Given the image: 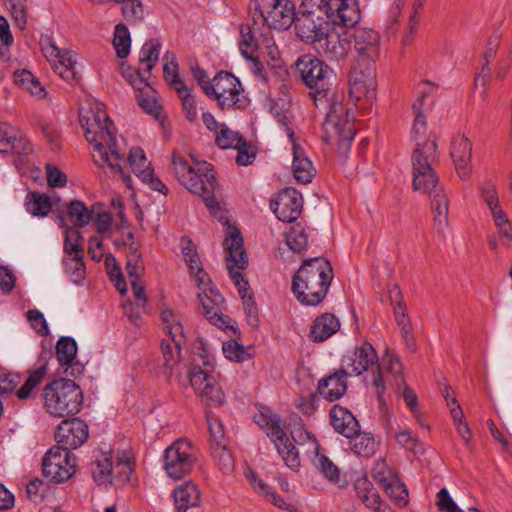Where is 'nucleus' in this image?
Returning a JSON list of instances; mask_svg holds the SVG:
<instances>
[{
  "label": "nucleus",
  "instance_id": "f257e3e1",
  "mask_svg": "<svg viewBox=\"0 0 512 512\" xmlns=\"http://www.w3.org/2000/svg\"><path fill=\"white\" fill-rule=\"evenodd\" d=\"M80 123L85 131L86 140L93 147L94 161L111 175L119 174L127 184L130 181L125 173V143L117 136L116 128L110 120L104 105L93 101L86 108H80Z\"/></svg>",
  "mask_w": 512,
  "mask_h": 512
},
{
  "label": "nucleus",
  "instance_id": "f03ea898",
  "mask_svg": "<svg viewBox=\"0 0 512 512\" xmlns=\"http://www.w3.org/2000/svg\"><path fill=\"white\" fill-rule=\"evenodd\" d=\"M333 24L325 17L296 15L294 29L299 39L311 45L319 55L330 61H340L347 57L351 46L348 38L341 36Z\"/></svg>",
  "mask_w": 512,
  "mask_h": 512
},
{
  "label": "nucleus",
  "instance_id": "7ed1b4c3",
  "mask_svg": "<svg viewBox=\"0 0 512 512\" xmlns=\"http://www.w3.org/2000/svg\"><path fill=\"white\" fill-rule=\"evenodd\" d=\"M332 279V266L326 258L306 259L293 277L292 290L301 304L315 306L325 298Z\"/></svg>",
  "mask_w": 512,
  "mask_h": 512
},
{
  "label": "nucleus",
  "instance_id": "20e7f679",
  "mask_svg": "<svg viewBox=\"0 0 512 512\" xmlns=\"http://www.w3.org/2000/svg\"><path fill=\"white\" fill-rule=\"evenodd\" d=\"M223 245L228 252L226 262L229 275L242 298L248 322L255 327L258 325L257 306L252 294L249 293L248 282L240 272L248 266V257L243 247V238L236 227L227 226Z\"/></svg>",
  "mask_w": 512,
  "mask_h": 512
},
{
  "label": "nucleus",
  "instance_id": "39448f33",
  "mask_svg": "<svg viewBox=\"0 0 512 512\" xmlns=\"http://www.w3.org/2000/svg\"><path fill=\"white\" fill-rule=\"evenodd\" d=\"M189 369V380L205 406L219 407L224 404L225 394L214 376L213 354H194Z\"/></svg>",
  "mask_w": 512,
  "mask_h": 512
},
{
  "label": "nucleus",
  "instance_id": "423d86ee",
  "mask_svg": "<svg viewBox=\"0 0 512 512\" xmlns=\"http://www.w3.org/2000/svg\"><path fill=\"white\" fill-rule=\"evenodd\" d=\"M82 402V390L72 380L57 379L44 388V407L52 416H74L80 411Z\"/></svg>",
  "mask_w": 512,
  "mask_h": 512
},
{
  "label": "nucleus",
  "instance_id": "0eeeda50",
  "mask_svg": "<svg viewBox=\"0 0 512 512\" xmlns=\"http://www.w3.org/2000/svg\"><path fill=\"white\" fill-rule=\"evenodd\" d=\"M172 167L179 182L191 193L204 196L215 191V172L206 161H189L182 156L173 155Z\"/></svg>",
  "mask_w": 512,
  "mask_h": 512
},
{
  "label": "nucleus",
  "instance_id": "6e6552de",
  "mask_svg": "<svg viewBox=\"0 0 512 512\" xmlns=\"http://www.w3.org/2000/svg\"><path fill=\"white\" fill-rule=\"evenodd\" d=\"M412 173L414 190H427L438 183L433 166L438 163L439 155L434 136L417 143L412 153Z\"/></svg>",
  "mask_w": 512,
  "mask_h": 512
},
{
  "label": "nucleus",
  "instance_id": "1a4fd4ad",
  "mask_svg": "<svg viewBox=\"0 0 512 512\" xmlns=\"http://www.w3.org/2000/svg\"><path fill=\"white\" fill-rule=\"evenodd\" d=\"M296 68L306 86L315 89L310 93L315 103L317 104V101L328 102L329 79L332 75V70L328 65L318 58L305 55L296 61Z\"/></svg>",
  "mask_w": 512,
  "mask_h": 512
},
{
  "label": "nucleus",
  "instance_id": "9d476101",
  "mask_svg": "<svg viewBox=\"0 0 512 512\" xmlns=\"http://www.w3.org/2000/svg\"><path fill=\"white\" fill-rule=\"evenodd\" d=\"M255 422L266 430L267 436L274 443L285 465L291 470L297 471L300 467L299 453L281 427L279 418L275 414L266 411L255 415Z\"/></svg>",
  "mask_w": 512,
  "mask_h": 512
},
{
  "label": "nucleus",
  "instance_id": "9b49d317",
  "mask_svg": "<svg viewBox=\"0 0 512 512\" xmlns=\"http://www.w3.org/2000/svg\"><path fill=\"white\" fill-rule=\"evenodd\" d=\"M209 97H214L222 110L242 109L248 104L244 89L234 75L221 71L212 80Z\"/></svg>",
  "mask_w": 512,
  "mask_h": 512
},
{
  "label": "nucleus",
  "instance_id": "f8f14e48",
  "mask_svg": "<svg viewBox=\"0 0 512 512\" xmlns=\"http://www.w3.org/2000/svg\"><path fill=\"white\" fill-rule=\"evenodd\" d=\"M195 462L192 443L186 438L175 440L165 449L163 455V468L167 476L173 480H180L187 476Z\"/></svg>",
  "mask_w": 512,
  "mask_h": 512
},
{
  "label": "nucleus",
  "instance_id": "ddd939ff",
  "mask_svg": "<svg viewBox=\"0 0 512 512\" xmlns=\"http://www.w3.org/2000/svg\"><path fill=\"white\" fill-rule=\"evenodd\" d=\"M40 44L44 56L61 78L69 83L79 81L80 70L76 53L71 50L60 49L49 36L42 37Z\"/></svg>",
  "mask_w": 512,
  "mask_h": 512
},
{
  "label": "nucleus",
  "instance_id": "4468645a",
  "mask_svg": "<svg viewBox=\"0 0 512 512\" xmlns=\"http://www.w3.org/2000/svg\"><path fill=\"white\" fill-rule=\"evenodd\" d=\"M161 44L156 39L144 43L139 52V67L133 69L125 62L120 64V72L125 80L135 89L142 90L147 87V79L142 74L149 73L157 64L160 55Z\"/></svg>",
  "mask_w": 512,
  "mask_h": 512
},
{
  "label": "nucleus",
  "instance_id": "2eb2a0df",
  "mask_svg": "<svg viewBox=\"0 0 512 512\" xmlns=\"http://www.w3.org/2000/svg\"><path fill=\"white\" fill-rule=\"evenodd\" d=\"M42 470L51 481L65 482L76 472V458L68 449L54 446L43 457Z\"/></svg>",
  "mask_w": 512,
  "mask_h": 512
},
{
  "label": "nucleus",
  "instance_id": "dca6fc26",
  "mask_svg": "<svg viewBox=\"0 0 512 512\" xmlns=\"http://www.w3.org/2000/svg\"><path fill=\"white\" fill-rule=\"evenodd\" d=\"M249 9L258 12L268 27L285 30L292 24L295 25L296 12L294 4L291 0H266L265 9L263 11L257 0H251Z\"/></svg>",
  "mask_w": 512,
  "mask_h": 512
},
{
  "label": "nucleus",
  "instance_id": "f3484780",
  "mask_svg": "<svg viewBox=\"0 0 512 512\" xmlns=\"http://www.w3.org/2000/svg\"><path fill=\"white\" fill-rule=\"evenodd\" d=\"M328 138H337L341 142H352L355 136L353 115L344 107L341 101L332 100L323 123Z\"/></svg>",
  "mask_w": 512,
  "mask_h": 512
},
{
  "label": "nucleus",
  "instance_id": "a211bd4d",
  "mask_svg": "<svg viewBox=\"0 0 512 512\" xmlns=\"http://www.w3.org/2000/svg\"><path fill=\"white\" fill-rule=\"evenodd\" d=\"M376 85L375 65L356 63L349 77V97L355 103L360 100L370 103L376 97Z\"/></svg>",
  "mask_w": 512,
  "mask_h": 512
},
{
  "label": "nucleus",
  "instance_id": "6ab92c4d",
  "mask_svg": "<svg viewBox=\"0 0 512 512\" xmlns=\"http://www.w3.org/2000/svg\"><path fill=\"white\" fill-rule=\"evenodd\" d=\"M126 149L124 150V152ZM129 164L132 172L139 178L142 182L147 183L150 188L154 191H158L164 195L168 193V188L166 185L155 176L154 170L151 167V163L147 160L145 152L140 147H132L129 150V155L127 161L124 159V163H122L124 167V171H126V164ZM128 176H130L127 172H125ZM131 179V177H129ZM125 184L131 188V180L127 184Z\"/></svg>",
  "mask_w": 512,
  "mask_h": 512
},
{
  "label": "nucleus",
  "instance_id": "aec40b11",
  "mask_svg": "<svg viewBox=\"0 0 512 512\" xmlns=\"http://www.w3.org/2000/svg\"><path fill=\"white\" fill-rule=\"evenodd\" d=\"M356 63L373 64L380 56V36L369 28H356L353 34Z\"/></svg>",
  "mask_w": 512,
  "mask_h": 512
},
{
  "label": "nucleus",
  "instance_id": "412c9836",
  "mask_svg": "<svg viewBox=\"0 0 512 512\" xmlns=\"http://www.w3.org/2000/svg\"><path fill=\"white\" fill-rule=\"evenodd\" d=\"M344 362L346 366L350 368V372L355 375H360L365 371H371L374 375L372 380L373 385L377 388V398L382 404L384 402L383 395L385 392V386L382 376V368L379 363L377 354H352L347 357Z\"/></svg>",
  "mask_w": 512,
  "mask_h": 512
},
{
  "label": "nucleus",
  "instance_id": "4be33fe9",
  "mask_svg": "<svg viewBox=\"0 0 512 512\" xmlns=\"http://www.w3.org/2000/svg\"><path fill=\"white\" fill-rule=\"evenodd\" d=\"M63 420L55 431V438L59 446L65 449H76L88 438V426L79 418Z\"/></svg>",
  "mask_w": 512,
  "mask_h": 512
},
{
  "label": "nucleus",
  "instance_id": "5701e85b",
  "mask_svg": "<svg viewBox=\"0 0 512 512\" xmlns=\"http://www.w3.org/2000/svg\"><path fill=\"white\" fill-rule=\"evenodd\" d=\"M303 197L294 188L288 187L281 191L271 202V208L276 217L283 222H293L301 214Z\"/></svg>",
  "mask_w": 512,
  "mask_h": 512
},
{
  "label": "nucleus",
  "instance_id": "b1692460",
  "mask_svg": "<svg viewBox=\"0 0 512 512\" xmlns=\"http://www.w3.org/2000/svg\"><path fill=\"white\" fill-rule=\"evenodd\" d=\"M161 319L168 331V337L161 341L162 352H172L174 349L181 351L185 343L181 316L171 309H163Z\"/></svg>",
  "mask_w": 512,
  "mask_h": 512
},
{
  "label": "nucleus",
  "instance_id": "393cba45",
  "mask_svg": "<svg viewBox=\"0 0 512 512\" xmlns=\"http://www.w3.org/2000/svg\"><path fill=\"white\" fill-rule=\"evenodd\" d=\"M420 191L430 196L435 229L439 234L444 235L449 225V198L445 190L437 183L430 189Z\"/></svg>",
  "mask_w": 512,
  "mask_h": 512
},
{
  "label": "nucleus",
  "instance_id": "a878e982",
  "mask_svg": "<svg viewBox=\"0 0 512 512\" xmlns=\"http://www.w3.org/2000/svg\"><path fill=\"white\" fill-rule=\"evenodd\" d=\"M451 157L459 177L463 180L469 179L472 174V143L464 135L453 138L451 144Z\"/></svg>",
  "mask_w": 512,
  "mask_h": 512
},
{
  "label": "nucleus",
  "instance_id": "bb28decb",
  "mask_svg": "<svg viewBox=\"0 0 512 512\" xmlns=\"http://www.w3.org/2000/svg\"><path fill=\"white\" fill-rule=\"evenodd\" d=\"M202 120L208 130L214 133L215 143L221 149L235 148L243 144V137L231 130L225 123L218 122L211 113H203Z\"/></svg>",
  "mask_w": 512,
  "mask_h": 512
},
{
  "label": "nucleus",
  "instance_id": "cd10ccee",
  "mask_svg": "<svg viewBox=\"0 0 512 512\" xmlns=\"http://www.w3.org/2000/svg\"><path fill=\"white\" fill-rule=\"evenodd\" d=\"M306 436L309 440H311L313 444V453L312 464L314 467L326 478L329 482L337 485L340 488H343L347 485V481L344 477H342L339 468L334 464V462L329 459L325 454L320 452L319 445L313 435L306 432Z\"/></svg>",
  "mask_w": 512,
  "mask_h": 512
},
{
  "label": "nucleus",
  "instance_id": "c85d7f7f",
  "mask_svg": "<svg viewBox=\"0 0 512 512\" xmlns=\"http://www.w3.org/2000/svg\"><path fill=\"white\" fill-rule=\"evenodd\" d=\"M289 137L292 141V153H293V161H292V172L293 176L298 183L308 184L310 183L315 174L316 170L313 167V164L309 157L307 156L305 150L295 142L294 133L290 132Z\"/></svg>",
  "mask_w": 512,
  "mask_h": 512
},
{
  "label": "nucleus",
  "instance_id": "c756f323",
  "mask_svg": "<svg viewBox=\"0 0 512 512\" xmlns=\"http://www.w3.org/2000/svg\"><path fill=\"white\" fill-rule=\"evenodd\" d=\"M200 304L205 317L219 328H228L230 319L221 313L220 306L223 303V297L215 290L210 289V294L206 292L198 295Z\"/></svg>",
  "mask_w": 512,
  "mask_h": 512
},
{
  "label": "nucleus",
  "instance_id": "7c9ffc66",
  "mask_svg": "<svg viewBox=\"0 0 512 512\" xmlns=\"http://www.w3.org/2000/svg\"><path fill=\"white\" fill-rule=\"evenodd\" d=\"M346 376L347 371L341 369L322 378L318 382L317 394L330 402L340 399L347 391Z\"/></svg>",
  "mask_w": 512,
  "mask_h": 512
},
{
  "label": "nucleus",
  "instance_id": "2f4dec72",
  "mask_svg": "<svg viewBox=\"0 0 512 512\" xmlns=\"http://www.w3.org/2000/svg\"><path fill=\"white\" fill-rule=\"evenodd\" d=\"M343 13L344 11H340V13H338L339 17L336 15V12L332 13L328 7V0H303L296 15L308 17H311V15H316L330 19L332 23L336 25L353 27L356 23H349L347 21L341 20V15Z\"/></svg>",
  "mask_w": 512,
  "mask_h": 512
},
{
  "label": "nucleus",
  "instance_id": "473e14b6",
  "mask_svg": "<svg viewBox=\"0 0 512 512\" xmlns=\"http://www.w3.org/2000/svg\"><path fill=\"white\" fill-rule=\"evenodd\" d=\"M331 425L334 430L346 438H352L359 432V422L356 417L346 408L334 405L330 409Z\"/></svg>",
  "mask_w": 512,
  "mask_h": 512
},
{
  "label": "nucleus",
  "instance_id": "72a5a7b5",
  "mask_svg": "<svg viewBox=\"0 0 512 512\" xmlns=\"http://www.w3.org/2000/svg\"><path fill=\"white\" fill-rule=\"evenodd\" d=\"M339 328L338 318L334 314L324 313L314 320L309 336L313 342H323L335 334Z\"/></svg>",
  "mask_w": 512,
  "mask_h": 512
},
{
  "label": "nucleus",
  "instance_id": "f704fd0d",
  "mask_svg": "<svg viewBox=\"0 0 512 512\" xmlns=\"http://www.w3.org/2000/svg\"><path fill=\"white\" fill-rule=\"evenodd\" d=\"M393 311L405 348L408 350L416 349V340L413 335L412 324L407 313L405 302L403 300L397 301Z\"/></svg>",
  "mask_w": 512,
  "mask_h": 512
},
{
  "label": "nucleus",
  "instance_id": "c9c22d12",
  "mask_svg": "<svg viewBox=\"0 0 512 512\" xmlns=\"http://www.w3.org/2000/svg\"><path fill=\"white\" fill-rule=\"evenodd\" d=\"M91 473L93 479L99 485L113 483V457L110 452L100 453L91 463Z\"/></svg>",
  "mask_w": 512,
  "mask_h": 512
},
{
  "label": "nucleus",
  "instance_id": "e433bc0d",
  "mask_svg": "<svg viewBox=\"0 0 512 512\" xmlns=\"http://www.w3.org/2000/svg\"><path fill=\"white\" fill-rule=\"evenodd\" d=\"M173 495L178 512H186L189 508L198 506L200 502V492L191 481L175 489Z\"/></svg>",
  "mask_w": 512,
  "mask_h": 512
},
{
  "label": "nucleus",
  "instance_id": "4c0bfd02",
  "mask_svg": "<svg viewBox=\"0 0 512 512\" xmlns=\"http://www.w3.org/2000/svg\"><path fill=\"white\" fill-rule=\"evenodd\" d=\"M354 487L358 497L367 508L373 509L375 512H380V496L366 477L358 478L355 481Z\"/></svg>",
  "mask_w": 512,
  "mask_h": 512
},
{
  "label": "nucleus",
  "instance_id": "58836bf2",
  "mask_svg": "<svg viewBox=\"0 0 512 512\" xmlns=\"http://www.w3.org/2000/svg\"><path fill=\"white\" fill-rule=\"evenodd\" d=\"M58 362V374L66 377L78 378L85 370V363L81 361L78 354H54Z\"/></svg>",
  "mask_w": 512,
  "mask_h": 512
},
{
  "label": "nucleus",
  "instance_id": "ea45409f",
  "mask_svg": "<svg viewBox=\"0 0 512 512\" xmlns=\"http://www.w3.org/2000/svg\"><path fill=\"white\" fill-rule=\"evenodd\" d=\"M330 11L336 12L339 17L340 11H344L341 20L349 23H357L360 20V10L356 0H328Z\"/></svg>",
  "mask_w": 512,
  "mask_h": 512
},
{
  "label": "nucleus",
  "instance_id": "a19ab883",
  "mask_svg": "<svg viewBox=\"0 0 512 512\" xmlns=\"http://www.w3.org/2000/svg\"><path fill=\"white\" fill-rule=\"evenodd\" d=\"M14 82L39 99L46 96L45 87L28 70L16 71L14 73Z\"/></svg>",
  "mask_w": 512,
  "mask_h": 512
},
{
  "label": "nucleus",
  "instance_id": "79ce46f5",
  "mask_svg": "<svg viewBox=\"0 0 512 512\" xmlns=\"http://www.w3.org/2000/svg\"><path fill=\"white\" fill-rule=\"evenodd\" d=\"M25 207L27 212L33 216L44 217L52 208L50 198L45 194L29 192L26 195Z\"/></svg>",
  "mask_w": 512,
  "mask_h": 512
},
{
  "label": "nucleus",
  "instance_id": "37998d69",
  "mask_svg": "<svg viewBox=\"0 0 512 512\" xmlns=\"http://www.w3.org/2000/svg\"><path fill=\"white\" fill-rule=\"evenodd\" d=\"M350 444L352 451L362 457L372 456L377 446L372 434L360 430L352 436Z\"/></svg>",
  "mask_w": 512,
  "mask_h": 512
},
{
  "label": "nucleus",
  "instance_id": "c03bdc74",
  "mask_svg": "<svg viewBox=\"0 0 512 512\" xmlns=\"http://www.w3.org/2000/svg\"><path fill=\"white\" fill-rule=\"evenodd\" d=\"M70 221L75 227H83L93 219V212L81 201L70 202L67 208Z\"/></svg>",
  "mask_w": 512,
  "mask_h": 512
},
{
  "label": "nucleus",
  "instance_id": "a18cd8bd",
  "mask_svg": "<svg viewBox=\"0 0 512 512\" xmlns=\"http://www.w3.org/2000/svg\"><path fill=\"white\" fill-rule=\"evenodd\" d=\"M46 373L47 367L45 363L40 364L35 370L31 371L24 384L17 391L18 398L22 400L28 399L35 387L42 382Z\"/></svg>",
  "mask_w": 512,
  "mask_h": 512
},
{
  "label": "nucleus",
  "instance_id": "49530a36",
  "mask_svg": "<svg viewBox=\"0 0 512 512\" xmlns=\"http://www.w3.org/2000/svg\"><path fill=\"white\" fill-rule=\"evenodd\" d=\"M113 46L119 58H126L130 53L131 37L126 25L119 23L115 26Z\"/></svg>",
  "mask_w": 512,
  "mask_h": 512
},
{
  "label": "nucleus",
  "instance_id": "de8ad7c7",
  "mask_svg": "<svg viewBox=\"0 0 512 512\" xmlns=\"http://www.w3.org/2000/svg\"><path fill=\"white\" fill-rule=\"evenodd\" d=\"M82 235L78 229L68 227L65 232L64 257H83Z\"/></svg>",
  "mask_w": 512,
  "mask_h": 512
},
{
  "label": "nucleus",
  "instance_id": "09e8293b",
  "mask_svg": "<svg viewBox=\"0 0 512 512\" xmlns=\"http://www.w3.org/2000/svg\"><path fill=\"white\" fill-rule=\"evenodd\" d=\"M500 39H501V37L499 34H494L487 41V45H486V48L483 53L485 63L482 67V73H484L486 71V74H483L482 76H478L476 78V80H475L476 85H478V83L480 81L483 86L486 85L487 79L489 77V63L496 56L498 47L500 45Z\"/></svg>",
  "mask_w": 512,
  "mask_h": 512
},
{
  "label": "nucleus",
  "instance_id": "8fccbe9b",
  "mask_svg": "<svg viewBox=\"0 0 512 512\" xmlns=\"http://www.w3.org/2000/svg\"><path fill=\"white\" fill-rule=\"evenodd\" d=\"M163 72L165 79L169 82V84L177 90L181 88V86H186L184 82L179 78L178 75V64L176 62L175 55L167 51L163 56Z\"/></svg>",
  "mask_w": 512,
  "mask_h": 512
},
{
  "label": "nucleus",
  "instance_id": "3c124183",
  "mask_svg": "<svg viewBox=\"0 0 512 512\" xmlns=\"http://www.w3.org/2000/svg\"><path fill=\"white\" fill-rule=\"evenodd\" d=\"M212 457L223 473H230L234 469V459L231 452L227 449V444L216 443L211 447Z\"/></svg>",
  "mask_w": 512,
  "mask_h": 512
},
{
  "label": "nucleus",
  "instance_id": "603ef678",
  "mask_svg": "<svg viewBox=\"0 0 512 512\" xmlns=\"http://www.w3.org/2000/svg\"><path fill=\"white\" fill-rule=\"evenodd\" d=\"M63 266L65 273L73 283H80L85 277V264L83 257H64Z\"/></svg>",
  "mask_w": 512,
  "mask_h": 512
},
{
  "label": "nucleus",
  "instance_id": "864d4df0",
  "mask_svg": "<svg viewBox=\"0 0 512 512\" xmlns=\"http://www.w3.org/2000/svg\"><path fill=\"white\" fill-rule=\"evenodd\" d=\"M136 99L138 105L147 113L157 117L159 114L160 106L158 105L154 93L155 91L147 82V87L142 90H137Z\"/></svg>",
  "mask_w": 512,
  "mask_h": 512
},
{
  "label": "nucleus",
  "instance_id": "5fc2aeb1",
  "mask_svg": "<svg viewBox=\"0 0 512 512\" xmlns=\"http://www.w3.org/2000/svg\"><path fill=\"white\" fill-rule=\"evenodd\" d=\"M121 3L122 14L130 23H138L144 18V6L140 0H115Z\"/></svg>",
  "mask_w": 512,
  "mask_h": 512
},
{
  "label": "nucleus",
  "instance_id": "6e6d98bb",
  "mask_svg": "<svg viewBox=\"0 0 512 512\" xmlns=\"http://www.w3.org/2000/svg\"><path fill=\"white\" fill-rule=\"evenodd\" d=\"M286 243L288 247L297 253L303 252L307 247V236L303 227L294 225L286 232Z\"/></svg>",
  "mask_w": 512,
  "mask_h": 512
},
{
  "label": "nucleus",
  "instance_id": "4d7b16f0",
  "mask_svg": "<svg viewBox=\"0 0 512 512\" xmlns=\"http://www.w3.org/2000/svg\"><path fill=\"white\" fill-rule=\"evenodd\" d=\"M133 472V464L129 458L117 457L113 459V483L123 484L129 481Z\"/></svg>",
  "mask_w": 512,
  "mask_h": 512
},
{
  "label": "nucleus",
  "instance_id": "13d9d810",
  "mask_svg": "<svg viewBox=\"0 0 512 512\" xmlns=\"http://www.w3.org/2000/svg\"><path fill=\"white\" fill-rule=\"evenodd\" d=\"M239 49L241 54L246 59H253V55L258 49V45L251 34V29L247 25H242L240 28Z\"/></svg>",
  "mask_w": 512,
  "mask_h": 512
},
{
  "label": "nucleus",
  "instance_id": "bf43d9fd",
  "mask_svg": "<svg viewBox=\"0 0 512 512\" xmlns=\"http://www.w3.org/2000/svg\"><path fill=\"white\" fill-rule=\"evenodd\" d=\"M208 428L210 432V444L211 447L215 446L216 443L224 444L226 443L225 440V433H224V427L222 422L219 418H217L212 412L206 413Z\"/></svg>",
  "mask_w": 512,
  "mask_h": 512
},
{
  "label": "nucleus",
  "instance_id": "052dcab7",
  "mask_svg": "<svg viewBox=\"0 0 512 512\" xmlns=\"http://www.w3.org/2000/svg\"><path fill=\"white\" fill-rule=\"evenodd\" d=\"M382 488L385 490L386 494L395 499L399 506H405L408 503V491L403 483H401L397 477L391 481V483H387Z\"/></svg>",
  "mask_w": 512,
  "mask_h": 512
},
{
  "label": "nucleus",
  "instance_id": "680f3d73",
  "mask_svg": "<svg viewBox=\"0 0 512 512\" xmlns=\"http://www.w3.org/2000/svg\"><path fill=\"white\" fill-rule=\"evenodd\" d=\"M372 477L381 485L391 483L396 478L393 470L388 466L385 460L379 459L375 462L372 469Z\"/></svg>",
  "mask_w": 512,
  "mask_h": 512
},
{
  "label": "nucleus",
  "instance_id": "e2e57ef3",
  "mask_svg": "<svg viewBox=\"0 0 512 512\" xmlns=\"http://www.w3.org/2000/svg\"><path fill=\"white\" fill-rule=\"evenodd\" d=\"M397 442L413 454H423L424 447L423 444L414 436H412L411 432L408 430L400 431L396 434Z\"/></svg>",
  "mask_w": 512,
  "mask_h": 512
},
{
  "label": "nucleus",
  "instance_id": "0e129e2a",
  "mask_svg": "<svg viewBox=\"0 0 512 512\" xmlns=\"http://www.w3.org/2000/svg\"><path fill=\"white\" fill-rule=\"evenodd\" d=\"M176 91L181 98L186 117L190 121L194 120L197 116L196 101L191 95L190 88L187 86H181V88H178Z\"/></svg>",
  "mask_w": 512,
  "mask_h": 512
},
{
  "label": "nucleus",
  "instance_id": "69168bd1",
  "mask_svg": "<svg viewBox=\"0 0 512 512\" xmlns=\"http://www.w3.org/2000/svg\"><path fill=\"white\" fill-rule=\"evenodd\" d=\"M181 246L185 262L189 267L191 274H193L195 268L201 265L198 253L190 239L182 238Z\"/></svg>",
  "mask_w": 512,
  "mask_h": 512
},
{
  "label": "nucleus",
  "instance_id": "338daca9",
  "mask_svg": "<svg viewBox=\"0 0 512 512\" xmlns=\"http://www.w3.org/2000/svg\"><path fill=\"white\" fill-rule=\"evenodd\" d=\"M127 275L130 282L140 280V275L143 271L142 263L140 261V254L136 248H132V251L128 257L126 264Z\"/></svg>",
  "mask_w": 512,
  "mask_h": 512
},
{
  "label": "nucleus",
  "instance_id": "774afa93",
  "mask_svg": "<svg viewBox=\"0 0 512 512\" xmlns=\"http://www.w3.org/2000/svg\"><path fill=\"white\" fill-rule=\"evenodd\" d=\"M437 507L440 512H464L460 509L454 500L451 498L448 490L446 488H442L437 493Z\"/></svg>",
  "mask_w": 512,
  "mask_h": 512
}]
</instances>
